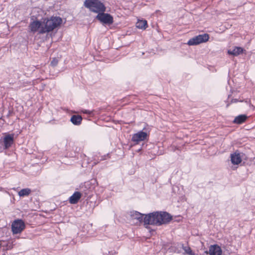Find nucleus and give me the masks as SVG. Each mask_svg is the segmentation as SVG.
I'll use <instances>...</instances> for the list:
<instances>
[{"mask_svg": "<svg viewBox=\"0 0 255 255\" xmlns=\"http://www.w3.org/2000/svg\"><path fill=\"white\" fill-rule=\"evenodd\" d=\"M84 5L90 11L98 14L106 10V7L104 4L100 0H85L84 2Z\"/></svg>", "mask_w": 255, "mask_h": 255, "instance_id": "nucleus-3", "label": "nucleus"}, {"mask_svg": "<svg viewBox=\"0 0 255 255\" xmlns=\"http://www.w3.org/2000/svg\"><path fill=\"white\" fill-rule=\"evenodd\" d=\"M136 26L138 28L145 29L147 27V23L145 20H138Z\"/></svg>", "mask_w": 255, "mask_h": 255, "instance_id": "nucleus-17", "label": "nucleus"}, {"mask_svg": "<svg viewBox=\"0 0 255 255\" xmlns=\"http://www.w3.org/2000/svg\"><path fill=\"white\" fill-rule=\"evenodd\" d=\"M244 51V49L241 47H235L233 49H230L228 51V53L235 56H238L242 53Z\"/></svg>", "mask_w": 255, "mask_h": 255, "instance_id": "nucleus-14", "label": "nucleus"}, {"mask_svg": "<svg viewBox=\"0 0 255 255\" xmlns=\"http://www.w3.org/2000/svg\"><path fill=\"white\" fill-rule=\"evenodd\" d=\"M231 161L234 165H238L242 161V158L240 153L236 151L235 152L231 154Z\"/></svg>", "mask_w": 255, "mask_h": 255, "instance_id": "nucleus-12", "label": "nucleus"}, {"mask_svg": "<svg viewBox=\"0 0 255 255\" xmlns=\"http://www.w3.org/2000/svg\"><path fill=\"white\" fill-rule=\"evenodd\" d=\"M209 39V35L207 33L199 34L190 39L187 44L189 45H196L207 42Z\"/></svg>", "mask_w": 255, "mask_h": 255, "instance_id": "nucleus-4", "label": "nucleus"}, {"mask_svg": "<svg viewBox=\"0 0 255 255\" xmlns=\"http://www.w3.org/2000/svg\"><path fill=\"white\" fill-rule=\"evenodd\" d=\"M130 217L132 219L136 220L139 223L144 222V218L143 216L145 215L143 214H141L137 211H132L130 212Z\"/></svg>", "mask_w": 255, "mask_h": 255, "instance_id": "nucleus-11", "label": "nucleus"}, {"mask_svg": "<svg viewBox=\"0 0 255 255\" xmlns=\"http://www.w3.org/2000/svg\"><path fill=\"white\" fill-rule=\"evenodd\" d=\"M81 197V193L80 192L76 191L70 197L69 201L71 204H75L78 202Z\"/></svg>", "mask_w": 255, "mask_h": 255, "instance_id": "nucleus-13", "label": "nucleus"}, {"mask_svg": "<svg viewBox=\"0 0 255 255\" xmlns=\"http://www.w3.org/2000/svg\"><path fill=\"white\" fill-rule=\"evenodd\" d=\"M108 155H104L103 156H101L100 157V158H99L98 159V160H97L96 159V158L95 157L94 159V165H96L100 161H102V160H104L105 159H106V157L108 156Z\"/></svg>", "mask_w": 255, "mask_h": 255, "instance_id": "nucleus-19", "label": "nucleus"}, {"mask_svg": "<svg viewBox=\"0 0 255 255\" xmlns=\"http://www.w3.org/2000/svg\"><path fill=\"white\" fill-rule=\"evenodd\" d=\"M82 120V118L79 115H73L70 119V121L73 124L76 126H79L81 124Z\"/></svg>", "mask_w": 255, "mask_h": 255, "instance_id": "nucleus-15", "label": "nucleus"}, {"mask_svg": "<svg viewBox=\"0 0 255 255\" xmlns=\"http://www.w3.org/2000/svg\"><path fill=\"white\" fill-rule=\"evenodd\" d=\"M247 118L248 117L246 115H240L235 118L233 122L237 124H242L246 121Z\"/></svg>", "mask_w": 255, "mask_h": 255, "instance_id": "nucleus-16", "label": "nucleus"}, {"mask_svg": "<svg viewBox=\"0 0 255 255\" xmlns=\"http://www.w3.org/2000/svg\"><path fill=\"white\" fill-rule=\"evenodd\" d=\"M183 250L187 254L189 255H194V254H192V251L190 247H185L183 248Z\"/></svg>", "mask_w": 255, "mask_h": 255, "instance_id": "nucleus-20", "label": "nucleus"}, {"mask_svg": "<svg viewBox=\"0 0 255 255\" xmlns=\"http://www.w3.org/2000/svg\"><path fill=\"white\" fill-rule=\"evenodd\" d=\"M29 29L31 32L35 33L43 27L42 21L38 20H33L31 22L29 25Z\"/></svg>", "mask_w": 255, "mask_h": 255, "instance_id": "nucleus-8", "label": "nucleus"}, {"mask_svg": "<svg viewBox=\"0 0 255 255\" xmlns=\"http://www.w3.org/2000/svg\"><path fill=\"white\" fill-rule=\"evenodd\" d=\"M82 112L84 114H88V115H91L92 113V111H90L87 110H82Z\"/></svg>", "mask_w": 255, "mask_h": 255, "instance_id": "nucleus-22", "label": "nucleus"}, {"mask_svg": "<svg viewBox=\"0 0 255 255\" xmlns=\"http://www.w3.org/2000/svg\"><path fill=\"white\" fill-rule=\"evenodd\" d=\"M238 102H243V101L242 100H239L238 99H233L232 100H231V103H237Z\"/></svg>", "mask_w": 255, "mask_h": 255, "instance_id": "nucleus-23", "label": "nucleus"}, {"mask_svg": "<svg viewBox=\"0 0 255 255\" xmlns=\"http://www.w3.org/2000/svg\"><path fill=\"white\" fill-rule=\"evenodd\" d=\"M14 142V134H8L3 138V148L4 149H8L9 148Z\"/></svg>", "mask_w": 255, "mask_h": 255, "instance_id": "nucleus-10", "label": "nucleus"}, {"mask_svg": "<svg viewBox=\"0 0 255 255\" xmlns=\"http://www.w3.org/2000/svg\"><path fill=\"white\" fill-rule=\"evenodd\" d=\"M96 18L104 25H110L114 22L113 17L109 13L101 12L98 14Z\"/></svg>", "mask_w": 255, "mask_h": 255, "instance_id": "nucleus-5", "label": "nucleus"}, {"mask_svg": "<svg viewBox=\"0 0 255 255\" xmlns=\"http://www.w3.org/2000/svg\"><path fill=\"white\" fill-rule=\"evenodd\" d=\"M229 104H228L227 105V107H229Z\"/></svg>", "mask_w": 255, "mask_h": 255, "instance_id": "nucleus-24", "label": "nucleus"}, {"mask_svg": "<svg viewBox=\"0 0 255 255\" xmlns=\"http://www.w3.org/2000/svg\"><path fill=\"white\" fill-rule=\"evenodd\" d=\"M207 254L210 255H221L222 251L220 246L217 245H211L209 247V251L205 252Z\"/></svg>", "mask_w": 255, "mask_h": 255, "instance_id": "nucleus-9", "label": "nucleus"}, {"mask_svg": "<svg viewBox=\"0 0 255 255\" xmlns=\"http://www.w3.org/2000/svg\"><path fill=\"white\" fill-rule=\"evenodd\" d=\"M31 192V190L29 188H24L20 190L18 192V195L20 197L28 196Z\"/></svg>", "mask_w": 255, "mask_h": 255, "instance_id": "nucleus-18", "label": "nucleus"}, {"mask_svg": "<svg viewBox=\"0 0 255 255\" xmlns=\"http://www.w3.org/2000/svg\"><path fill=\"white\" fill-rule=\"evenodd\" d=\"M25 228V224L21 219L15 220L11 224V231L13 234L21 233Z\"/></svg>", "mask_w": 255, "mask_h": 255, "instance_id": "nucleus-6", "label": "nucleus"}, {"mask_svg": "<svg viewBox=\"0 0 255 255\" xmlns=\"http://www.w3.org/2000/svg\"><path fill=\"white\" fill-rule=\"evenodd\" d=\"M148 137V134L147 132V130L145 128H144L142 130L139 131L132 135L131 141L137 144L140 141L147 139Z\"/></svg>", "mask_w": 255, "mask_h": 255, "instance_id": "nucleus-7", "label": "nucleus"}, {"mask_svg": "<svg viewBox=\"0 0 255 255\" xmlns=\"http://www.w3.org/2000/svg\"><path fill=\"white\" fill-rule=\"evenodd\" d=\"M172 219L170 214L166 212H154L145 215L144 223L145 225L161 226L166 224Z\"/></svg>", "mask_w": 255, "mask_h": 255, "instance_id": "nucleus-1", "label": "nucleus"}, {"mask_svg": "<svg viewBox=\"0 0 255 255\" xmlns=\"http://www.w3.org/2000/svg\"><path fill=\"white\" fill-rule=\"evenodd\" d=\"M58 63V60L56 58H54L51 60L50 65L53 67H55L57 65Z\"/></svg>", "mask_w": 255, "mask_h": 255, "instance_id": "nucleus-21", "label": "nucleus"}, {"mask_svg": "<svg viewBox=\"0 0 255 255\" xmlns=\"http://www.w3.org/2000/svg\"><path fill=\"white\" fill-rule=\"evenodd\" d=\"M43 27L38 31L39 34H44L52 31L59 27L62 22V19L59 16H51L50 18H43Z\"/></svg>", "mask_w": 255, "mask_h": 255, "instance_id": "nucleus-2", "label": "nucleus"}]
</instances>
